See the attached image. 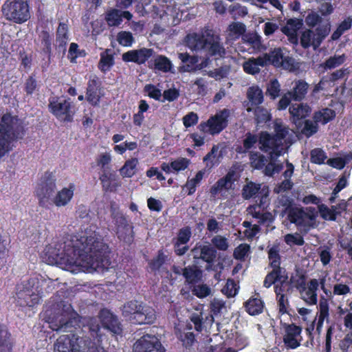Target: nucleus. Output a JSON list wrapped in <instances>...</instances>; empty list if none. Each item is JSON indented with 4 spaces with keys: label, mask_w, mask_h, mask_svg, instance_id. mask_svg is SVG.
I'll return each instance as SVG.
<instances>
[{
    "label": "nucleus",
    "mask_w": 352,
    "mask_h": 352,
    "mask_svg": "<svg viewBox=\"0 0 352 352\" xmlns=\"http://www.w3.org/2000/svg\"><path fill=\"white\" fill-rule=\"evenodd\" d=\"M109 254L108 245L96 232H85L65 242L60 261L67 269L105 268L110 264Z\"/></svg>",
    "instance_id": "f257e3e1"
},
{
    "label": "nucleus",
    "mask_w": 352,
    "mask_h": 352,
    "mask_svg": "<svg viewBox=\"0 0 352 352\" xmlns=\"http://www.w3.org/2000/svg\"><path fill=\"white\" fill-rule=\"evenodd\" d=\"M185 42L192 51L204 52L208 58L212 57L217 60L226 55L219 36L212 29L205 28L201 34H188L185 37Z\"/></svg>",
    "instance_id": "f03ea898"
},
{
    "label": "nucleus",
    "mask_w": 352,
    "mask_h": 352,
    "mask_svg": "<svg viewBox=\"0 0 352 352\" xmlns=\"http://www.w3.org/2000/svg\"><path fill=\"white\" fill-rule=\"evenodd\" d=\"M25 135L23 122L17 116L7 113L0 120V158L12 150V144Z\"/></svg>",
    "instance_id": "7ed1b4c3"
},
{
    "label": "nucleus",
    "mask_w": 352,
    "mask_h": 352,
    "mask_svg": "<svg viewBox=\"0 0 352 352\" xmlns=\"http://www.w3.org/2000/svg\"><path fill=\"white\" fill-rule=\"evenodd\" d=\"M46 282L39 276H31L16 285V303L22 307H34L38 305L42 298V287Z\"/></svg>",
    "instance_id": "20e7f679"
},
{
    "label": "nucleus",
    "mask_w": 352,
    "mask_h": 352,
    "mask_svg": "<svg viewBox=\"0 0 352 352\" xmlns=\"http://www.w3.org/2000/svg\"><path fill=\"white\" fill-rule=\"evenodd\" d=\"M122 315L131 323L153 324L156 320L155 310L137 300H131L123 305Z\"/></svg>",
    "instance_id": "39448f33"
},
{
    "label": "nucleus",
    "mask_w": 352,
    "mask_h": 352,
    "mask_svg": "<svg viewBox=\"0 0 352 352\" xmlns=\"http://www.w3.org/2000/svg\"><path fill=\"white\" fill-rule=\"evenodd\" d=\"M48 101V110L58 120L63 122L74 121L76 106L70 98L55 96L50 97Z\"/></svg>",
    "instance_id": "423d86ee"
},
{
    "label": "nucleus",
    "mask_w": 352,
    "mask_h": 352,
    "mask_svg": "<svg viewBox=\"0 0 352 352\" xmlns=\"http://www.w3.org/2000/svg\"><path fill=\"white\" fill-rule=\"evenodd\" d=\"M56 190V179L53 173L46 171L41 177L35 188V195L41 207L49 209Z\"/></svg>",
    "instance_id": "0eeeda50"
},
{
    "label": "nucleus",
    "mask_w": 352,
    "mask_h": 352,
    "mask_svg": "<svg viewBox=\"0 0 352 352\" xmlns=\"http://www.w3.org/2000/svg\"><path fill=\"white\" fill-rule=\"evenodd\" d=\"M286 216L291 223L309 230L316 226L318 211L314 207L304 208L296 205Z\"/></svg>",
    "instance_id": "6e6552de"
},
{
    "label": "nucleus",
    "mask_w": 352,
    "mask_h": 352,
    "mask_svg": "<svg viewBox=\"0 0 352 352\" xmlns=\"http://www.w3.org/2000/svg\"><path fill=\"white\" fill-rule=\"evenodd\" d=\"M2 12L7 20L13 22H26L30 18L28 0H6Z\"/></svg>",
    "instance_id": "1a4fd4ad"
},
{
    "label": "nucleus",
    "mask_w": 352,
    "mask_h": 352,
    "mask_svg": "<svg viewBox=\"0 0 352 352\" xmlns=\"http://www.w3.org/2000/svg\"><path fill=\"white\" fill-rule=\"evenodd\" d=\"M230 116V109L225 108L211 116L207 121L201 122L197 128L204 133H209L212 135H218L228 126Z\"/></svg>",
    "instance_id": "9d476101"
},
{
    "label": "nucleus",
    "mask_w": 352,
    "mask_h": 352,
    "mask_svg": "<svg viewBox=\"0 0 352 352\" xmlns=\"http://www.w3.org/2000/svg\"><path fill=\"white\" fill-rule=\"evenodd\" d=\"M87 327L89 336L85 337L83 340V350L85 352H107L102 346V333L100 322L94 318H91L87 321Z\"/></svg>",
    "instance_id": "9b49d317"
},
{
    "label": "nucleus",
    "mask_w": 352,
    "mask_h": 352,
    "mask_svg": "<svg viewBox=\"0 0 352 352\" xmlns=\"http://www.w3.org/2000/svg\"><path fill=\"white\" fill-rule=\"evenodd\" d=\"M268 258L270 266L272 270L265 276L263 281V286L270 288L277 280L280 278L281 272L285 273L286 270L280 267V256L277 246H273L268 250Z\"/></svg>",
    "instance_id": "f8f14e48"
},
{
    "label": "nucleus",
    "mask_w": 352,
    "mask_h": 352,
    "mask_svg": "<svg viewBox=\"0 0 352 352\" xmlns=\"http://www.w3.org/2000/svg\"><path fill=\"white\" fill-rule=\"evenodd\" d=\"M259 149L269 155L270 160H275L281 155L282 144L267 131H261L258 134Z\"/></svg>",
    "instance_id": "ddd939ff"
},
{
    "label": "nucleus",
    "mask_w": 352,
    "mask_h": 352,
    "mask_svg": "<svg viewBox=\"0 0 352 352\" xmlns=\"http://www.w3.org/2000/svg\"><path fill=\"white\" fill-rule=\"evenodd\" d=\"M191 252L195 261L201 260L206 263V270L210 271L212 270L213 264L217 256V250L211 246L210 244L204 245L201 243H197Z\"/></svg>",
    "instance_id": "4468645a"
},
{
    "label": "nucleus",
    "mask_w": 352,
    "mask_h": 352,
    "mask_svg": "<svg viewBox=\"0 0 352 352\" xmlns=\"http://www.w3.org/2000/svg\"><path fill=\"white\" fill-rule=\"evenodd\" d=\"M104 96L102 82L96 75L89 76L87 83L85 99L92 107L100 105L102 98Z\"/></svg>",
    "instance_id": "2eb2a0df"
},
{
    "label": "nucleus",
    "mask_w": 352,
    "mask_h": 352,
    "mask_svg": "<svg viewBox=\"0 0 352 352\" xmlns=\"http://www.w3.org/2000/svg\"><path fill=\"white\" fill-rule=\"evenodd\" d=\"M267 60V66L273 65L275 67H283L284 69L292 71L294 69V59L289 56H285L280 47L271 50L268 53L263 54Z\"/></svg>",
    "instance_id": "dca6fc26"
},
{
    "label": "nucleus",
    "mask_w": 352,
    "mask_h": 352,
    "mask_svg": "<svg viewBox=\"0 0 352 352\" xmlns=\"http://www.w3.org/2000/svg\"><path fill=\"white\" fill-rule=\"evenodd\" d=\"M82 342V338L75 333L62 335L54 344V352H80Z\"/></svg>",
    "instance_id": "f3484780"
},
{
    "label": "nucleus",
    "mask_w": 352,
    "mask_h": 352,
    "mask_svg": "<svg viewBox=\"0 0 352 352\" xmlns=\"http://www.w3.org/2000/svg\"><path fill=\"white\" fill-rule=\"evenodd\" d=\"M133 352H166V349L157 337L145 334L134 343Z\"/></svg>",
    "instance_id": "a211bd4d"
},
{
    "label": "nucleus",
    "mask_w": 352,
    "mask_h": 352,
    "mask_svg": "<svg viewBox=\"0 0 352 352\" xmlns=\"http://www.w3.org/2000/svg\"><path fill=\"white\" fill-rule=\"evenodd\" d=\"M327 34L328 32L326 28H316L314 30H305L300 36V45L304 49L313 47L314 50H316Z\"/></svg>",
    "instance_id": "6ab92c4d"
},
{
    "label": "nucleus",
    "mask_w": 352,
    "mask_h": 352,
    "mask_svg": "<svg viewBox=\"0 0 352 352\" xmlns=\"http://www.w3.org/2000/svg\"><path fill=\"white\" fill-rule=\"evenodd\" d=\"M283 327L284 330L283 341L285 346L287 349H296L300 346L302 340V327L294 323H285Z\"/></svg>",
    "instance_id": "aec40b11"
},
{
    "label": "nucleus",
    "mask_w": 352,
    "mask_h": 352,
    "mask_svg": "<svg viewBox=\"0 0 352 352\" xmlns=\"http://www.w3.org/2000/svg\"><path fill=\"white\" fill-rule=\"evenodd\" d=\"M102 327L116 335L122 333V326L118 318L110 310L103 308L98 313Z\"/></svg>",
    "instance_id": "412c9836"
},
{
    "label": "nucleus",
    "mask_w": 352,
    "mask_h": 352,
    "mask_svg": "<svg viewBox=\"0 0 352 352\" xmlns=\"http://www.w3.org/2000/svg\"><path fill=\"white\" fill-rule=\"evenodd\" d=\"M153 49L143 47L124 52L122 56V59L126 63L131 62L138 65H142L153 56Z\"/></svg>",
    "instance_id": "4be33fe9"
},
{
    "label": "nucleus",
    "mask_w": 352,
    "mask_h": 352,
    "mask_svg": "<svg viewBox=\"0 0 352 352\" xmlns=\"http://www.w3.org/2000/svg\"><path fill=\"white\" fill-rule=\"evenodd\" d=\"M75 190V184L70 183L68 186L58 190L56 193H54L52 206L54 205L58 208L67 206L74 197Z\"/></svg>",
    "instance_id": "5701e85b"
},
{
    "label": "nucleus",
    "mask_w": 352,
    "mask_h": 352,
    "mask_svg": "<svg viewBox=\"0 0 352 352\" xmlns=\"http://www.w3.org/2000/svg\"><path fill=\"white\" fill-rule=\"evenodd\" d=\"M236 179V172L233 170H229L211 187L210 193L215 196L223 189L226 190L234 189L233 185Z\"/></svg>",
    "instance_id": "b1692460"
},
{
    "label": "nucleus",
    "mask_w": 352,
    "mask_h": 352,
    "mask_svg": "<svg viewBox=\"0 0 352 352\" xmlns=\"http://www.w3.org/2000/svg\"><path fill=\"white\" fill-rule=\"evenodd\" d=\"M246 96L248 102L244 106L249 113L252 112L254 107H258L264 101L263 91L258 85L250 87L247 90Z\"/></svg>",
    "instance_id": "393cba45"
},
{
    "label": "nucleus",
    "mask_w": 352,
    "mask_h": 352,
    "mask_svg": "<svg viewBox=\"0 0 352 352\" xmlns=\"http://www.w3.org/2000/svg\"><path fill=\"white\" fill-rule=\"evenodd\" d=\"M289 111L292 122L298 128L301 124L300 121L309 116L311 109L307 104H293L289 107Z\"/></svg>",
    "instance_id": "a878e982"
},
{
    "label": "nucleus",
    "mask_w": 352,
    "mask_h": 352,
    "mask_svg": "<svg viewBox=\"0 0 352 352\" xmlns=\"http://www.w3.org/2000/svg\"><path fill=\"white\" fill-rule=\"evenodd\" d=\"M263 54L254 58L251 57L245 60L243 64L244 72L250 75H256L260 73V67H267V58Z\"/></svg>",
    "instance_id": "bb28decb"
},
{
    "label": "nucleus",
    "mask_w": 352,
    "mask_h": 352,
    "mask_svg": "<svg viewBox=\"0 0 352 352\" xmlns=\"http://www.w3.org/2000/svg\"><path fill=\"white\" fill-rule=\"evenodd\" d=\"M182 276L186 283L192 286L202 280L203 271L196 265H188L182 269Z\"/></svg>",
    "instance_id": "cd10ccee"
},
{
    "label": "nucleus",
    "mask_w": 352,
    "mask_h": 352,
    "mask_svg": "<svg viewBox=\"0 0 352 352\" xmlns=\"http://www.w3.org/2000/svg\"><path fill=\"white\" fill-rule=\"evenodd\" d=\"M317 316V322H315L316 331L318 335H320L322 333V326L324 320H327V321L328 322L329 317V302L327 299H326L323 296H322L320 300L318 305V313Z\"/></svg>",
    "instance_id": "c85d7f7f"
},
{
    "label": "nucleus",
    "mask_w": 352,
    "mask_h": 352,
    "mask_svg": "<svg viewBox=\"0 0 352 352\" xmlns=\"http://www.w3.org/2000/svg\"><path fill=\"white\" fill-rule=\"evenodd\" d=\"M99 179L104 192H116L117 188L120 186V184L116 182V175L115 172L103 170L99 177Z\"/></svg>",
    "instance_id": "c756f323"
},
{
    "label": "nucleus",
    "mask_w": 352,
    "mask_h": 352,
    "mask_svg": "<svg viewBox=\"0 0 352 352\" xmlns=\"http://www.w3.org/2000/svg\"><path fill=\"white\" fill-rule=\"evenodd\" d=\"M14 341L8 327L0 323V352H12Z\"/></svg>",
    "instance_id": "7c9ffc66"
},
{
    "label": "nucleus",
    "mask_w": 352,
    "mask_h": 352,
    "mask_svg": "<svg viewBox=\"0 0 352 352\" xmlns=\"http://www.w3.org/2000/svg\"><path fill=\"white\" fill-rule=\"evenodd\" d=\"M58 24L59 25L56 31L55 47L59 53H65L68 41L67 26V23Z\"/></svg>",
    "instance_id": "2f4dec72"
},
{
    "label": "nucleus",
    "mask_w": 352,
    "mask_h": 352,
    "mask_svg": "<svg viewBox=\"0 0 352 352\" xmlns=\"http://www.w3.org/2000/svg\"><path fill=\"white\" fill-rule=\"evenodd\" d=\"M350 72L351 70L349 67H342L323 76L329 86L330 87H333L336 85V83L338 82L339 80H344L343 85H345V81L347 79Z\"/></svg>",
    "instance_id": "473e14b6"
},
{
    "label": "nucleus",
    "mask_w": 352,
    "mask_h": 352,
    "mask_svg": "<svg viewBox=\"0 0 352 352\" xmlns=\"http://www.w3.org/2000/svg\"><path fill=\"white\" fill-rule=\"evenodd\" d=\"M308 89L309 84L305 80H298L293 89L288 91V94L292 96V100L300 102L305 98Z\"/></svg>",
    "instance_id": "72a5a7b5"
},
{
    "label": "nucleus",
    "mask_w": 352,
    "mask_h": 352,
    "mask_svg": "<svg viewBox=\"0 0 352 352\" xmlns=\"http://www.w3.org/2000/svg\"><path fill=\"white\" fill-rule=\"evenodd\" d=\"M175 334L183 347L190 349L196 342L195 334L192 331H186L182 328H175Z\"/></svg>",
    "instance_id": "f704fd0d"
},
{
    "label": "nucleus",
    "mask_w": 352,
    "mask_h": 352,
    "mask_svg": "<svg viewBox=\"0 0 352 352\" xmlns=\"http://www.w3.org/2000/svg\"><path fill=\"white\" fill-rule=\"evenodd\" d=\"M168 260V256L165 254L163 250H160L157 252V256L152 258L148 262L149 267L153 272L168 273V270L164 267V264Z\"/></svg>",
    "instance_id": "c9c22d12"
},
{
    "label": "nucleus",
    "mask_w": 352,
    "mask_h": 352,
    "mask_svg": "<svg viewBox=\"0 0 352 352\" xmlns=\"http://www.w3.org/2000/svg\"><path fill=\"white\" fill-rule=\"evenodd\" d=\"M245 311L250 316L261 314L264 308V302L259 298L251 297L244 303Z\"/></svg>",
    "instance_id": "e433bc0d"
},
{
    "label": "nucleus",
    "mask_w": 352,
    "mask_h": 352,
    "mask_svg": "<svg viewBox=\"0 0 352 352\" xmlns=\"http://www.w3.org/2000/svg\"><path fill=\"white\" fill-rule=\"evenodd\" d=\"M114 64L113 54H111L110 49H106L100 53V59L98 62V67L102 73L105 74L109 72Z\"/></svg>",
    "instance_id": "4c0bfd02"
},
{
    "label": "nucleus",
    "mask_w": 352,
    "mask_h": 352,
    "mask_svg": "<svg viewBox=\"0 0 352 352\" xmlns=\"http://www.w3.org/2000/svg\"><path fill=\"white\" fill-rule=\"evenodd\" d=\"M54 35L47 30H42L38 34V40L41 42L42 53L50 56Z\"/></svg>",
    "instance_id": "58836bf2"
},
{
    "label": "nucleus",
    "mask_w": 352,
    "mask_h": 352,
    "mask_svg": "<svg viewBox=\"0 0 352 352\" xmlns=\"http://www.w3.org/2000/svg\"><path fill=\"white\" fill-rule=\"evenodd\" d=\"M319 287L318 280L316 278L311 279L307 286V289L305 291L306 294V302L309 305H316L318 301L317 291Z\"/></svg>",
    "instance_id": "ea45409f"
},
{
    "label": "nucleus",
    "mask_w": 352,
    "mask_h": 352,
    "mask_svg": "<svg viewBox=\"0 0 352 352\" xmlns=\"http://www.w3.org/2000/svg\"><path fill=\"white\" fill-rule=\"evenodd\" d=\"M70 317L67 311L63 310L61 314L55 316L50 322L51 328L54 331H65L68 327Z\"/></svg>",
    "instance_id": "a19ab883"
},
{
    "label": "nucleus",
    "mask_w": 352,
    "mask_h": 352,
    "mask_svg": "<svg viewBox=\"0 0 352 352\" xmlns=\"http://www.w3.org/2000/svg\"><path fill=\"white\" fill-rule=\"evenodd\" d=\"M179 58L183 63H186L184 66L186 67L185 71L191 72L195 71L197 69H201L206 65H204V63L200 66L197 65L199 58L197 56H190L187 52L179 53Z\"/></svg>",
    "instance_id": "79ce46f5"
},
{
    "label": "nucleus",
    "mask_w": 352,
    "mask_h": 352,
    "mask_svg": "<svg viewBox=\"0 0 352 352\" xmlns=\"http://www.w3.org/2000/svg\"><path fill=\"white\" fill-rule=\"evenodd\" d=\"M132 16V14L129 11H122L113 8L107 12L105 20L106 22H122V19L130 21Z\"/></svg>",
    "instance_id": "37998d69"
},
{
    "label": "nucleus",
    "mask_w": 352,
    "mask_h": 352,
    "mask_svg": "<svg viewBox=\"0 0 352 352\" xmlns=\"http://www.w3.org/2000/svg\"><path fill=\"white\" fill-rule=\"evenodd\" d=\"M335 117V111L327 107L315 111L313 116V119L316 123H322V124H326L330 121L333 120Z\"/></svg>",
    "instance_id": "c03bdc74"
},
{
    "label": "nucleus",
    "mask_w": 352,
    "mask_h": 352,
    "mask_svg": "<svg viewBox=\"0 0 352 352\" xmlns=\"http://www.w3.org/2000/svg\"><path fill=\"white\" fill-rule=\"evenodd\" d=\"M257 142H258V135L248 132L245 133V138L243 140V146L238 147L236 151L239 153H246L250 152V149L254 148Z\"/></svg>",
    "instance_id": "a18cd8bd"
},
{
    "label": "nucleus",
    "mask_w": 352,
    "mask_h": 352,
    "mask_svg": "<svg viewBox=\"0 0 352 352\" xmlns=\"http://www.w3.org/2000/svg\"><path fill=\"white\" fill-rule=\"evenodd\" d=\"M304 23H286L281 28L282 32L288 37L291 43L297 44L298 42V30Z\"/></svg>",
    "instance_id": "49530a36"
},
{
    "label": "nucleus",
    "mask_w": 352,
    "mask_h": 352,
    "mask_svg": "<svg viewBox=\"0 0 352 352\" xmlns=\"http://www.w3.org/2000/svg\"><path fill=\"white\" fill-rule=\"evenodd\" d=\"M296 204L294 201L287 195H281L278 197L276 208H281L279 216L285 217Z\"/></svg>",
    "instance_id": "de8ad7c7"
},
{
    "label": "nucleus",
    "mask_w": 352,
    "mask_h": 352,
    "mask_svg": "<svg viewBox=\"0 0 352 352\" xmlns=\"http://www.w3.org/2000/svg\"><path fill=\"white\" fill-rule=\"evenodd\" d=\"M249 159L251 166L256 170H261L267 163V157L258 151H250Z\"/></svg>",
    "instance_id": "09e8293b"
},
{
    "label": "nucleus",
    "mask_w": 352,
    "mask_h": 352,
    "mask_svg": "<svg viewBox=\"0 0 352 352\" xmlns=\"http://www.w3.org/2000/svg\"><path fill=\"white\" fill-rule=\"evenodd\" d=\"M351 162H352V153L349 152L343 155L342 157L329 158L327 164L334 168L342 170Z\"/></svg>",
    "instance_id": "8fccbe9b"
},
{
    "label": "nucleus",
    "mask_w": 352,
    "mask_h": 352,
    "mask_svg": "<svg viewBox=\"0 0 352 352\" xmlns=\"http://www.w3.org/2000/svg\"><path fill=\"white\" fill-rule=\"evenodd\" d=\"M206 173V170L203 169L201 170H199L195 177L192 179H188L185 186L184 188H186L188 190V195H193L197 189V186L199 185L200 182L204 178V176Z\"/></svg>",
    "instance_id": "3c124183"
},
{
    "label": "nucleus",
    "mask_w": 352,
    "mask_h": 352,
    "mask_svg": "<svg viewBox=\"0 0 352 352\" xmlns=\"http://www.w3.org/2000/svg\"><path fill=\"white\" fill-rule=\"evenodd\" d=\"M138 160L136 157L126 160L120 169V175L123 177H132L135 174Z\"/></svg>",
    "instance_id": "603ef678"
},
{
    "label": "nucleus",
    "mask_w": 352,
    "mask_h": 352,
    "mask_svg": "<svg viewBox=\"0 0 352 352\" xmlns=\"http://www.w3.org/2000/svg\"><path fill=\"white\" fill-rule=\"evenodd\" d=\"M219 149V144H214L210 150L203 158V162L206 163V167L212 168L215 164H219V159L222 157L221 152L217 157V153Z\"/></svg>",
    "instance_id": "864d4df0"
},
{
    "label": "nucleus",
    "mask_w": 352,
    "mask_h": 352,
    "mask_svg": "<svg viewBox=\"0 0 352 352\" xmlns=\"http://www.w3.org/2000/svg\"><path fill=\"white\" fill-rule=\"evenodd\" d=\"M306 280V275L297 271L294 275H292L289 283L299 292L302 293L307 289Z\"/></svg>",
    "instance_id": "5fc2aeb1"
},
{
    "label": "nucleus",
    "mask_w": 352,
    "mask_h": 352,
    "mask_svg": "<svg viewBox=\"0 0 352 352\" xmlns=\"http://www.w3.org/2000/svg\"><path fill=\"white\" fill-rule=\"evenodd\" d=\"M118 238L124 243L131 245L134 241L133 226L131 224L124 228L116 230Z\"/></svg>",
    "instance_id": "6e6d98bb"
},
{
    "label": "nucleus",
    "mask_w": 352,
    "mask_h": 352,
    "mask_svg": "<svg viewBox=\"0 0 352 352\" xmlns=\"http://www.w3.org/2000/svg\"><path fill=\"white\" fill-rule=\"evenodd\" d=\"M317 211L318 213H320L322 219L331 221H336L338 214L340 213L339 212H337L336 210H335L332 207L329 208L324 204H321L318 206Z\"/></svg>",
    "instance_id": "4d7b16f0"
},
{
    "label": "nucleus",
    "mask_w": 352,
    "mask_h": 352,
    "mask_svg": "<svg viewBox=\"0 0 352 352\" xmlns=\"http://www.w3.org/2000/svg\"><path fill=\"white\" fill-rule=\"evenodd\" d=\"M254 120L257 125L265 124L272 118L269 111L260 106L254 108Z\"/></svg>",
    "instance_id": "13d9d810"
},
{
    "label": "nucleus",
    "mask_w": 352,
    "mask_h": 352,
    "mask_svg": "<svg viewBox=\"0 0 352 352\" xmlns=\"http://www.w3.org/2000/svg\"><path fill=\"white\" fill-rule=\"evenodd\" d=\"M280 84L276 78L272 79L267 85L265 94L272 100H275L280 94Z\"/></svg>",
    "instance_id": "bf43d9fd"
},
{
    "label": "nucleus",
    "mask_w": 352,
    "mask_h": 352,
    "mask_svg": "<svg viewBox=\"0 0 352 352\" xmlns=\"http://www.w3.org/2000/svg\"><path fill=\"white\" fill-rule=\"evenodd\" d=\"M261 188L259 184L250 182L242 189V197L244 199H250L258 193Z\"/></svg>",
    "instance_id": "052dcab7"
},
{
    "label": "nucleus",
    "mask_w": 352,
    "mask_h": 352,
    "mask_svg": "<svg viewBox=\"0 0 352 352\" xmlns=\"http://www.w3.org/2000/svg\"><path fill=\"white\" fill-rule=\"evenodd\" d=\"M327 158L326 153L321 148H315L310 152V161L315 164H322Z\"/></svg>",
    "instance_id": "680f3d73"
},
{
    "label": "nucleus",
    "mask_w": 352,
    "mask_h": 352,
    "mask_svg": "<svg viewBox=\"0 0 352 352\" xmlns=\"http://www.w3.org/2000/svg\"><path fill=\"white\" fill-rule=\"evenodd\" d=\"M192 236L191 228L189 226H185L179 230L177 236L173 241L187 245Z\"/></svg>",
    "instance_id": "e2e57ef3"
},
{
    "label": "nucleus",
    "mask_w": 352,
    "mask_h": 352,
    "mask_svg": "<svg viewBox=\"0 0 352 352\" xmlns=\"http://www.w3.org/2000/svg\"><path fill=\"white\" fill-rule=\"evenodd\" d=\"M155 67L160 71L167 72L171 69L172 63L167 57L160 55L155 60Z\"/></svg>",
    "instance_id": "0e129e2a"
},
{
    "label": "nucleus",
    "mask_w": 352,
    "mask_h": 352,
    "mask_svg": "<svg viewBox=\"0 0 352 352\" xmlns=\"http://www.w3.org/2000/svg\"><path fill=\"white\" fill-rule=\"evenodd\" d=\"M143 91L150 98H152V99H154V100H158V101L161 100V97L162 96V91L155 85L146 84L144 87Z\"/></svg>",
    "instance_id": "69168bd1"
},
{
    "label": "nucleus",
    "mask_w": 352,
    "mask_h": 352,
    "mask_svg": "<svg viewBox=\"0 0 352 352\" xmlns=\"http://www.w3.org/2000/svg\"><path fill=\"white\" fill-rule=\"evenodd\" d=\"M318 131V123L311 120H305L304 122V126L301 129V133L307 138L312 136Z\"/></svg>",
    "instance_id": "338daca9"
},
{
    "label": "nucleus",
    "mask_w": 352,
    "mask_h": 352,
    "mask_svg": "<svg viewBox=\"0 0 352 352\" xmlns=\"http://www.w3.org/2000/svg\"><path fill=\"white\" fill-rule=\"evenodd\" d=\"M238 289L239 287L233 279H228L221 291L228 298H232L237 294Z\"/></svg>",
    "instance_id": "774afa93"
}]
</instances>
